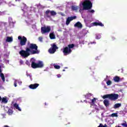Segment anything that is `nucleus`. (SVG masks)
<instances>
[{
    "instance_id": "obj_33",
    "label": "nucleus",
    "mask_w": 127,
    "mask_h": 127,
    "mask_svg": "<svg viewBox=\"0 0 127 127\" xmlns=\"http://www.w3.org/2000/svg\"><path fill=\"white\" fill-rule=\"evenodd\" d=\"M51 15H56L57 13H56V12L52 10V11H51Z\"/></svg>"
},
{
    "instance_id": "obj_55",
    "label": "nucleus",
    "mask_w": 127,
    "mask_h": 127,
    "mask_svg": "<svg viewBox=\"0 0 127 127\" xmlns=\"http://www.w3.org/2000/svg\"><path fill=\"white\" fill-rule=\"evenodd\" d=\"M45 105H46V103H45Z\"/></svg>"
},
{
    "instance_id": "obj_24",
    "label": "nucleus",
    "mask_w": 127,
    "mask_h": 127,
    "mask_svg": "<svg viewBox=\"0 0 127 127\" xmlns=\"http://www.w3.org/2000/svg\"><path fill=\"white\" fill-rule=\"evenodd\" d=\"M8 21H9V24H11L12 26H13V24H14L15 22H13L12 18L11 17L8 18Z\"/></svg>"
},
{
    "instance_id": "obj_27",
    "label": "nucleus",
    "mask_w": 127,
    "mask_h": 127,
    "mask_svg": "<svg viewBox=\"0 0 127 127\" xmlns=\"http://www.w3.org/2000/svg\"><path fill=\"white\" fill-rule=\"evenodd\" d=\"M121 106H122V104L120 103L116 104H115V105L114 106V108L118 109V108H120V107H121Z\"/></svg>"
},
{
    "instance_id": "obj_31",
    "label": "nucleus",
    "mask_w": 127,
    "mask_h": 127,
    "mask_svg": "<svg viewBox=\"0 0 127 127\" xmlns=\"http://www.w3.org/2000/svg\"><path fill=\"white\" fill-rule=\"evenodd\" d=\"M2 102L6 104V103H7V99H6L5 98H3L2 99Z\"/></svg>"
},
{
    "instance_id": "obj_39",
    "label": "nucleus",
    "mask_w": 127,
    "mask_h": 127,
    "mask_svg": "<svg viewBox=\"0 0 127 127\" xmlns=\"http://www.w3.org/2000/svg\"><path fill=\"white\" fill-rule=\"evenodd\" d=\"M42 39H43L42 37H39V41H40L41 42H42Z\"/></svg>"
},
{
    "instance_id": "obj_8",
    "label": "nucleus",
    "mask_w": 127,
    "mask_h": 127,
    "mask_svg": "<svg viewBox=\"0 0 127 127\" xmlns=\"http://www.w3.org/2000/svg\"><path fill=\"white\" fill-rule=\"evenodd\" d=\"M101 26L103 27L104 26V24H103L102 22H101L100 21H97L95 22H93L91 24H90V25H88V27H92V26Z\"/></svg>"
},
{
    "instance_id": "obj_28",
    "label": "nucleus",
    "mask_w": 127,
    "mask_h": 127,
    "mask_svg": "<svg viewBox=\"0 0 127 127\" xmlns=\"http://www.w3.org/2000/svg\"><path fill=\"white\" fill-rule=\"evenodd\" d=\"M79 8L78 6L74 5L71 6V9L72 10H77Z\"/></svg>"
},
{
    "instance_id": "obj_3",
    "label": "nucleus",
    "mask_w": 127,
    "mask_h": 127,
    "mask_svg": "<svg viewBox=\"0 0 127 127\" xmlns=\"http://www.w3.org/2000/svg\"><path fill=\"white\" fill-rule=\"evenodd\" d=\"M103 99H106V98H108L109 100H111L112 101H115V100H117L118 98H119V95L117 94H107L102 96Z\"/></svg>"
},
{
    "instance_id": "obj_29",
    "label": "nucleus",
    "mask_w": 127,
    "mask_h": 127,
    "mask_svg": "<svg viewBox=\"0 0 127 127\" xmlns=\"http://www.w3.org/2000/svg\"><path fill=\"white\" fill-rule=\"evenodd\" d=\"M23 6H24V8L23 9H22V10H23L24 11H26V9H28L29 10V8H28L26 5L23 4Z\"/></svg>"
},
{
    "instance_id": "obj_41",
    "label": "nucleus",
    "mask_w": 127,
    "mask_h": 127,
    "mask_svg": "<svg viewBox=\"0 0 127 127\" xmlns=\"http://www.w3.org/2000/svg\"><path fill=\"white\" fill-rule=\"evenodd\" d=\"M20 64H23V61L20 60Z\"/></svg>"
},
{
    "instance_id": "obj_14",
    "label": "nucleus",
    "mask_w": 127,
    "mask_h": 127,
    "mask_svg": "<svg viewBox=\"0 0 127 127\" xmlns=\"http://www.w3.org/2000/svg\"><path fill=\"white\" fill-rule=\"evenodd\" d=\"M74 27H77V28H82L83 27V25H82V23L80 22H76L74 25Z\"/></svg>"
},
{
    "instance_id": "obj_6",
    "label": "nucleus",
    "mask_w": 127,
    "mask_h": 127,
    "mask_svg": "<svg viewBox=\"0 0 127 127\" xmlns=\"http://www.w3.org/2000/svg\"><path fill=\"white\" fill-rule=\"evenodd\" d=\"M18 39L20 40V44L21 46H23V45H25L26 43V41L27 39L25 38V37L23 36L21 37L20 36L18 37Z\"/></svg>"
},
{
    "instance_id": "obj_22",
    "label": "nucleus",
    "mask_w": 127,
    "mask_h": 127,
    "mask_svg": "<svg viewBox=\"0 0 127 127\" xmlns=\"http://www.w3.org/2000/svg\"><path fill=\"white\" fill-rule=\"evenodd\" d=\"M103 103L105 107H109V106H110V101H109V100H108L107 99L104 100Z\"/></svg>"
},
{
    "instance_id": "obj_43",
    "label": "nucleus",
    "mask_w": 127,
    "mask_h": 127,
    "mask_svg": "<svg viewBox=\"0 0 127 127\" xmlns=\"http://www.w3.org/2000/svg\"><path fill=\"white\" fill-rule=\"evenodd\" d=\"M89 22H92V21H93V19L91 18V19H89Z\"/></svg>"
},
{
    "instance_id": "obj_1",
    "label": "nucleus",
    "mask_w": 127,
    "mask_h": 127,
    "mask_svg": "<svg viewBox=\"0 0 127 127\" xmlns=\"http://www.w3.org/2000/svg\"><path fill=\"white\" fill-rule=\"evenodd\" d=\"M37 48L38 47L36 44L28 43V47L26 48V51L22 50L20 51L19 54H20L21 56L24 58L28 57L30 54H38V53H39V51L37 50Z\"/></svg>"
},
{
    "instance_id": "obj_7",
    "label": "nucleus",
    "mask_w": 127,
    "mask_h": 127,
    "mask_svg": "<svg viewBox=\"0 0 127 127\" xmlns=\"http://www.w3.org/2000/svg\"><path fill=\"white\" fill-rule=\"evenodd\" d=\"M51 30V28L50 26L43 27L41 28V33L42 34H44V33H48V32H50Z\"/></svg>"
},
{
    "instance_id": "obj_53",
    "label": "nucleus",
    "mask_w": 127,
    "mask_h": 127,
    "mask_svg": "<svg viewBox=\"0 0 127 127\" xmlns=\"http://www.w3.org/2000/svg\"><path fill=\"white\" fill-rule=\"evenodd\" d=\"M79 11H81V9H80Z\"/></svg>"
},
{
    "instance_id": "obj_46",
    "label": "nucleus",
    "mask_w": 127,
    "mask_h": 127,
    "mask_svg": "<svg viewBox=\"0 0 127 127\" xmlns=\"http://www.w3.org/2000/svg\"><path fill=\"white\" fill-rule=\"evenodd\" d=\"M58 31H62V30H61V29H59L58 30Z\"/></svg>"
},
{
    "instance_id": "obj_9",
    "label": "nucleus",
    "mask_w": 127,
    "mask_h": 127,
    "mask_svg": "<svg viewBox=\"0 0 127 127\" xmlns=\"http://www.w3.org/2000/svg\"><path fill=\"white\" fill-rule=\"evenodd\" d=\"M56 49H58V48L56 46V45L54 44L52 45V47L49 50V52L50 54H54L56 52Z\"/></svg>"
},
{
    "instance_id": "obj_25",
    "label": "nucleus",
    "mask_w": 127,
    "mask_h": 127,
    "mask_svg": "<svg viewBox=\"0 0 127 127\" xmlns=\"http://www.w3.org/2000/svg\"><path fill=\"white\" fill-rule=\"evenodd\" d=\"M53 66L54 67L55 69H60V68H61V66H60V65H58L57 64H53Z\"/></svg>"
},
{
    "instance_id": "obj_2",
    "label": "nucleus",
    "mask_w": 127,
    "mask_h": 127,
    "mask_svg": "<svg viewBox=\"0 0 127 127\" xmlns=\"http://www.w3.org/2000/svg\"><path fill=\"white\" fill-rule=\"evenodd\" d=\"M74 47V44L68 45L67 47H64L63 49V53L64 56H67L69 54H71L72 52V48Z\"/></svg>"
},
{
    "instance_id": "obj_10",
    "label": "nucleus",
    "mask_w": 127,
    "mask_h": 127,
    "mask_svg": "<svg viewBox=\"0 0 127 127\" xmlns=\"http://www.w3.org/2000/svg\"><path fill=\"white\" fill-rule=\"evenodd\" d=\"M76 16H71V17H68L66 20V24L67 25H69V24H70V22H71V21H72V20H74V19H76Z\"/></svg>"
},
{
    "instance_id": "obj_34",
    "label": "nucleus",
    "mask_w": 127,
    "mask_h": 127,
    "mask_svg": "<svg viewBox=\"0 0 127 127\" xmlns=\"http://www.w3.org/2000/svg\"><path fill=\"white\" fill-rule=\"evenodd\" d=\"M122 126H123V127H127V122L124 121V122L122 124Z\"/></svg>"
},
{
    "instance_id": "obj_23",
    "label": "nucleus",
    "mask_w": 127,
    "mask_h": 127,
    "mask_svg": "<svg viewBox=\"0 0 127 127\" xmlns=\"http://www.w3.org/2000/svg\"><path fill=\"white\" fill-rule=\"evenodd\" d=\"M50 38L51 39H55V34L54 32L50 33Z\"/></svg>"
},
{
    "instance_id": "obj_15",
    "label": "nucleus",
    "mask_w": 127,
    "mask_h": 127,
    "mask_svg": "<svg viewBox=\"0 0 127 127\" xmlns=\"http://www.w3.org/2000/svg\"><path fill=\"white\" fill-rule=\"evenodd\" d=\"M85 98L87 99V101H90V100L93 98V94L91 93H87L85 95Z\"/></svg>"
},
{
    "instance_id": "obj_17",
    "label": "nucleus",
    "mask_w": 127,
    "mask_h": 127,
    "mask_svg": "<svg viewBox=\"0 0 127 127\" xmlns=\"http://www.w3.org/2000/svg\"><path fill=\"white\" fill-rule=\"evenodd\" d=\"M5 41L6 42H9L11 43V42L13 41V38L12 37H6Z\"/></svg>"
},
{
    "instance_id": "obj_49",
    "label": "nucleus",
    "mask_w": 127,
    "mask_h": 127,
    "mask_svg": "<svg viewBox=\"0 0 127 127\" xmlns=\"http://www.w3.org/2000/svg\"><path fill=\"white\" fill-rule=\"evenodd\" d=\"M16 0V1H19V0Z\"/></svg>"
},
{
    "instance_id": "obj_16",
    "label": "nucleus",
    "mask_w": 127,
    "mask_h": 127,
    "mask_svg": "<svg viewBox=\"0 0 127 127\" xmlns=\"http://www.w3.org/2000/svg\"><path fill=\"white\" fill-rule=\"evenodd\" d=\"M17 83H18L19 85H21V84H22V82L21 81L14 79V87H17Z\"/></svg>"
},
{
    "instance_id": "obj_48",
    "label": "nucleus",
    "mask_w": 127,
    "mask_h": 127,
    "mask_svg": "<svg viewBox=\"0 0 127 127\" xmlns=\"http://www.w3.org/2000/svg\"><path fill=\"white\" fill-rule=\"evenodd\" d=\"M64 69H68V67H64Z\"/></svg>"
},
{
    "instance_id": "obj_12",
    "label": "nucleus",
    "mask_w": 127,
    "mask_h": 127,
    "mask_svg": "<svg viewBox=\"0 0 127 127\" xmlns=\"http://www.w3.org/2000/svg\"><path fill=\"white\" fill-rule=\"evenodd\" d=\"M38 86H39V84L38 83H35L34 84H31L29 86V88L30 89H32V90H34L36 89Z\"/></svg>"
},
{
    "instance_id": "obj_52",
    "label": "nucleus",
    "mask_w": 127,
    "mask_h": 127,
    "mask_svg": "<svg viewBox=\"0 0 127 127\" xmlns=\"http://www.w3.org/2000/svg\"><path fill=\"white\" fill-rule=\"evenodd\" d=\"M2 0H0V1H2Z\"/></svg>"
},
{
    "instance_id": "obj_26",
    "label": "nucleus",
    "mask_w": 127,
    "mask_h": 127,
    "mask_svg": "<svg viewBox=\"0 0 127 127\" xmlns=\"http://www.w3.org/2000/svg\"><path fill=\"white\" fill-rule=\"evenodd\" d=\"M101 37L102 35H101V34H97L95 35L96 39H101Z\"/></svg>"
},
{
    "instance_id": "obj_32",
    "label": "nucleus",
    "mask_w": 127,
    "mask_h": 127,
    "mask_svg": "<svg viewBox=\"0 0 127 127\" xmlns=\"http://www.w3.org/2000/svg\"><path fill=\"white\" fill-rule=\"evenodd\" d=\"M110 116L112 117V118H114V117H118V113H113Z\"/></svg>"
},
{
    "instance_id": "obj_44",
    "label": "nucleus",
    "mask_w": 127,
    "mask_h": 127,
    "mask_svg": "<svg viewBox=\"0 0 127 127\" xmlns=\"http://www.w3.org/2000/svg\"><path fill=\"white\" fill-rule=\"evenodd\" d=\"M96 44V42H91V44Z\"/></svg>"
},
{
    "instance_id": "obj_36",
    "label": "nucleus",
    "mask_w": 127,
    "mask_h": 127,
    "mask_svg": "<svg viewBox=\"0 0 127 127\" xmlns=\"http://www.w3.org/2000/svg\"><path fill=\"white\" fill-rule=\"evenodd\" d=\"M4 14H5V12H4V11H3V12L0 11V15H4Z\"/></svg>"
},
{
    "instance_id": "obj_37",
    "label": "nucleus",
    "mask_w": 127,
    "mask_h": 127,
    "mask_svg": "<svg viewBox=\"0 0 127 127\" xmlns=\"http://www.w3.org/2000/svg\"><path fill=\"white\" fill-rule=\"evenodd\" d=\"M89 12H91V13H94V12H95V10H89Z\"/></svg>"
},
{
    "instance_id": "obj_40",
    "label": "nucleus",
    "mask_w": 127,
    "mask_h": 127,
    "mask_svg": "<svg viewBox=\"0 0 127 127\" xmlns=\"http://www.w3.org/2000/svg\"><path fill=\"white\" fill-rule=\"evenodd\" d=\"M58 78H61V74H58L57 75Z\"/></svg>"
},
{
    "instance_id": "obj_47",
    "label": "nucleus",
    "mask_w": 127,
    "mask_h": 127,
    "mask_svg": "<svg viewBox=\"0 0 127 127\" xmlns=\"http://www.w3.org/2000/svg\"><path fill=\"white\" fill-rule=\"evenodd\" d=\"M0 101H1V97L0 96Z\"/></svg>"
},
{
    "instance_id": "obj_45",
    "label": "nucleus",
    "mask_w": 127,
    "mask_h": 127,
    "mask_svg": "<svg viewBox=\"0 0 127 127\" xmlns=\"http://www.w3.org/2000/svg\"><path fill=\"white\" fill-rule=\"evenodd\" d=\"M99 57H97L95 58V59H96V60H98V59H99Z\"/></svg>"
},
{
    "instance_id": "obj_54",
    "label": "nucleus",
    "mask_w": 127,
    "mask_h": 127,
    "mask_svg": "<svg viewBox=\"0 0 127 127\" xmlns=\"http://www.w3.org/2000/svg\"><path fill=\"white\" fill-rule=\"evenodd\" d=\"M86 23H87V21H86Z\"/></svg>"
},
{
    "instance_id": "obj_51",
    "label": "nucleus",
    "mask_w": 127,
    "mask_h": 127,
    "mask_svg": "<svg viewBox=\"0 0 127 127\" xmlns=\"http://www.w3.org/2000/svg\"><path fill=\"white\" fill-rule=\"evenodd\" d=\"M63 72H64L65 69H63Z\"/></svg>"
},
{
    "instance_id": "obj_18",
    "label": "nucleus",
    "mask_w": 127,
    "mask_h": 127,
    "mask_svg": "<svg viewBox=\"0 0 127 127\" xmlns=\"http://www.w3.org/2000/svg\"><path fill=\"white\" fill-rule=\"evenodd\" d=\"M1 66L0 65V78H1L3 82H4L5 81V79L4 78V75L3 73H1V69H0Z\"/></svg>"
},
{
    "instance_id": "obj_35",
    "label": "nucleus",
    "mask_w": 127,
    "mask_h": 127,
    "mask_svg": "<svg viewBox=\"0 0 127 127\" xmlns=\"http://www.w3.org/2000/svg\"><path fill=\"white\" fill-rule=\"evenodd\" d=\"M108 124L109 125H113V124H114V121L113 120H110V121L108 122Z\"/></svg>"
},
{
    "instance_id": "obj_4",
    "label": "nucleus",
    "mask_w": 127,
    "mask_h": 127,
    "mask_svg": "<svg viewBox=\"0 0 127 127\" xmlns=\"http://www.w3.org/2000/svg\"><path fill=\"white\" fill-rule=\"evenodd\" d=\"M31 16V15H28V12H24V16L23 18H25V21L27 24H32V22H33V20L31 18H29Z\"/></svg>"
},
{
    "instance_id": "obj_5",
    "label": "nucleus",
    "mask_w": 127,
    "mask_h": 127,
    "mask_svg": "<svg viewBox=\"0 0 127 127\" xmlns=\"http://www.w3.org/2000/svg\"><path fill=\"white\" fill-rule=\"evenodd\" d=\"M98 100L97 98H94L92 99H90V100H86V102H88L90 104L91 106H94V109L96 112V113H98V112L99 111V107L97 106H96V103H97V100Z\"/></svg>"
},
{
    "instance_id": "obj_30",
    "label": "nucleus",
    "mask_w": 127,
    "mask_h": 127,
    "mask_svg": "<svg viewBox=\"0 0 127 127\" xmlns=\"http://www.w3.org/2000/svg\"><path fill=\"white\" fill-rule=\"evenodd\" d=\"M113 82H112V81L110 80H108L106 81V84L107 86H111L112 85Z\"/></svg>"
},
{
    "instance_id": "obj_11",
    "label": "nucleus",
    "mask_w": 127,
    "mask_h": 127,
    "mask_svg": "<svg viewBox=\"0 0 127 127\" xmlns=\"http://www.w3.org/2000/svg\"><path fill=\"white\" fill-rule=\"evenodd\" d=\"M31 66L34 69H35V68H38V65L37 64L35 63V60L34 58H32L31 60Z\"/></svg>"
},
{
    "instance_id": "obj_20",
    "label": "nucleus",
    "mask_w": 127,
    "mask_h": 127,
    "mask_svg": "<svg viewBox=\"0 0 127 127\" xmlns=\"http://www.w3.org/2000/svg\"><path fill=\"white\" fill-rule=\"evenodd\" d=\"M113 80L114 81V82H116V83H119V82L121 81V78H120V77L116 76L113 78Z\"/></svg>"
},
{
    "instance_id": "obj_38",
    "label": "nucleus",
    "mask_w": 127,
    "mask_h": 127,
    "mask_svg": "<svg viewBox=\"0 0 127 127\" xmlns=\"http://www.w3.org/2000/svg\"><path fill=\"white\" fill-rule=\"evenodd\" d=\"M51 11H50V10H48L46 11V13L47 14H48V13H50V12L51 13Z\"/></svg>"
},
{
    "instance_id": "obj_19",
    "label": "nucleus",
    "mask_w": 127,
    "mask_h": 127,
    "mask_svg": "<svg viewBox=\"0 0 127 127\" xmlns=\"http://www.w3.org/2000/svg\"><path fill=\"white\" fill-rule=\"evenodd\" d=\"M38 68H42L44 66V64H43V62L42 61H39L37 64Z\"/></svg>"
},
{
    "instance_id": "obj_50",
    "label": "nucleus",
    "mask_w": 127,
    "mask_h": 127,
    "mask_svg": "<svg viewBox=\"0 0 127 127\" xmlns=\"http://www.w3.org/2000/svg\"><path fill=\"white\" fill-rule=\"evenodd\" d=\"M9 6H11V5L10 4V3L9 4Z\"/></svg>"
},
{
    "instance_id": "obj_13",
    "label": "nucleus",
    "mask_w": 127,
    "mask_h": 127,
    "mask_svg": "<svg viewBox=\"0 0 127 127\" xmlns=\"http://www.w3.org/2000/svg\"><path fill=\"white\" fill-rule=\"evenodd\" d=\"M13 107L14 110H17V111H18L19 112H21V108L19 107V105H18V104L15 103L13 104Z\"/></svg>"
},
{
    "instance_id": "obj_21",
    "label": "nucleus",
    "mask_w": 127,
    "mask_h": 127,
    "mask_svg": "<svg viewBox=\"0 0 127 127\" xmlns=\"http://www.w3.org/2000/svg\"><path fill=\"white\" fill-rule=\"evenodd\" d=\"M5 110H8V112H7V114L9 115V116H11V115L12 114H13V111H12V110H11V109H8V107H6V108H5Z\"/></svg>"
},
{
    "instance_id": "obj_42",
    "label": "nucleus",
    "mask_w": 127,
    "mask_h": 127,
    "mask_svg": "<svg viewBox=\"0 0 127 127\" xmlns=\"http://www.w3.org/2000/svg\"><path fill=\"white\" fill-rule=\"evenodd\" d=\"M27 77L29 76L30 78H31V75H30V74H28L27 73Z\"/></svg>"
}]
</instances>
